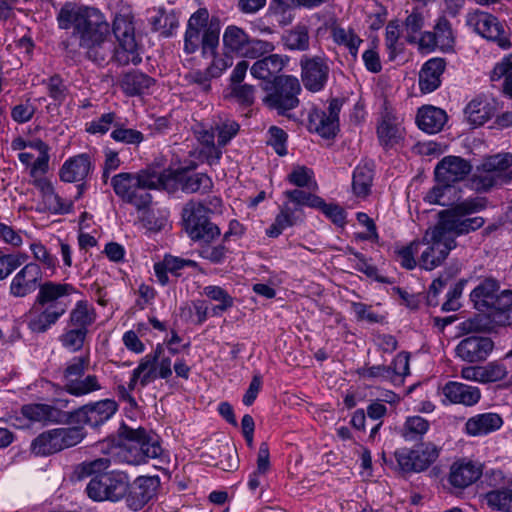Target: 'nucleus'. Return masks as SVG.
I'll return each mask as SVG.
<instances>
[{"label":"nucleus","instance_id":"obj_46","mask_svg":"<svg viewBox=\"0 0 512 512\" xmlns=\"http://www.w3.org/2000/svg\"><path fill=\"white\" fill-rule=\"evenodd\" d=\"M430 423L421 416L408 417L405 421L402 436L407 441H416L428 431Z\"/></svg>","mask_w":512,"mask_h":512},{"label":"nucleus","instance_id":"obj_23","mask_svg":"<svg viewBox=\"0 0 512 512\" xmlns=\"http://www.w3.org/2000/svg\"><path fill=\"white\" fill-rule=\"evenodd\" d=\"M163 350L162 345H157L153 353L147 354L141 359L138 366L133 370L132 376L128 383V389L134 390L139 382L141 387L147 386L149 383L157 379L156 374V361L160 357Z\"/></svg>","mask_w":512,"mask_h":512},{"label":"nucleus","instance_id":"obj_50","mask_svg":"<svg viewBox=\"0 0 512 512\" xmlns=\"http://www.w3.org/2000/svg\"><path fill=\"white\" fill-rule=\"evenodd\" d=\"M275 49L272 42L249 37L241 56L250 59H258L266 54L271 53Z\"/></svg>","mask_w":512,"mask_h":512},{"label":"nucleus","instance_id":"obj_30","mask_svg":"<svg viewBox=\"0 0 512 512\" xmlns=\"http://www.w3.org/2000/svg\"><path fill=\"white\" fill-rule=\"evenodd\" d=\"M503 425L502 417L497 413H483L469 418L465 424L467 434L471 436L486 435Z\"/></svg>","mask_w":512,"mask_h":512},{"label":"nucleus","instance_id":"obj_54","mask_svg":"<svg viewBox=\"0 0 512 512\" xmlns=\"http://www.w3.org/2000/svg\"><path fill=\"white\" fill-rule=\"evenodd\" d=\"M284 195L291 202L299 206L317 208L319 205L323 204L321 197L301 189L287 190L284 192Z\"/></svg>","mask_w":512,"mask_h":512},{"label":"nucleus","instance_id":"obj_20","mask_svg":"<svg viewBox=\"0 0 512 512\" xmlns=\"http://www.w3.org/2000/svg\"><path fill=\"white\" fill-rule=\"evenodd\" d=\"M302 82L306 89L312 92H318L325 86L329 67L321 57H303L301 59Z\"/></svg>","mask_w":512,"mask_h":512},{"label":"nucleus","instance_id":"obj_8","mask_svg":"<svg viewBox=\"0 0 512 512\" xmlns=\"http://www.w3.org/2000/svg\"><path fill=\"white\" fill-rule=\"evenodd\" d=\"M266 95L263 98L264 104L277 111L279 115L290 117L289 111L299 105L298 95L301 86L297 78L293 76H279L264 88Z\"/></svg>","mask_w":512,"mask_h":512},{"label":"nucleus","instance_id":"obj_28","mask_svg":"<svg viewBox=\"0 0 512 512\" xmlns=\"http://www.w3.org/2000/svg\"><path fill=\"white\" fill-rule=\"evenodd\" d=\"M488 310H491L490 316L497 325H512V290L498 291Z\"/></svg>","mask_w":512,"mask_h":512},{"label":"nucleus","instance_id":"obj_39","mask_svg":"<svg viewBox=\"0 0 512 512\" xmlns=\"http://www.w3.org/2000/svg\"><path fill=\"white\" fill-rule=\"evenodd\" d=\"M495 109L487 100L477 97L469 102L465 108L468 121L476 126L486 123L493 115Z\"/></svg>","mask_w":512,"mask_h":512},{"label":"nucleus","instance_id":"obj_48","mask_svg":"<svg viewBox=\"0 0 512 512\" xmlns=\"http://www.w3.org/2000/svg\"><path fill=\"white\" fill-rule=\"evenodd\" d=\"M332 37L335 43L346 46L354 58L357 56L358 48L362 40L352 29H345L339 26L334 27L332 29Z\"/></svg>","mask_w":512,"mask_h":512},{"label":"nucleus","instance_id":"obj_16","mask_svg":"<svg viewBox=\"0 0 512 512\" xmlns=\"http://www.w3.org/2000/svg\"><path fill=\"white\" fill-rule=\"evenodd\" d=\"M472 165L459 156H445L435 167L434 174L437 183L445 184L452 188V184L462 181L470 174Z\"/></svg>","mask_w":512,"mask_h":512},{"label":"nucleus","instance_id":"obj_42","mask_svg":"<svg viewBox=\"0 0 512 512\" xmlns=\"http://www.w3.org/2000/svg\"><path fill=\"white\" fill-rule=\"evenodd\" d=\"M151 24L155 31H159L163 36L169 37L178 27L179 21L173 11L167 12L165 9L159 8L157 15L151 19Z\"/></svg>","mask_w":512,"mask_h":512},{"label":"nucleus","instance_id":"obj_35","mask_svg":"<svg viewBox=\"0 0 512 512\" xmlns=\"http://www.w3.org/2000/svg\"><path fill=\"white\" fill-rule=\"evenodd\" d=\"M212 129L215 130L217 140L223 149L239 132V123L226 114H217L212 117Z\"/></svg>","mask_w":512,"mask_h":512},{"label":"nucleus","instance_id":"obj_62","mask_svg":"<svg viewBox=\"0 0 512 512\" xmlns=\"http://www.w3.org/2000/svg\"><path fill=\"white\" fill-rule=\"evenodd\" d=\"M288 181L297 187H311L312 184L316 186L312 171L304 166L295 168L288 175Z\"/></svg>","mask_w":512,"mask_h":512},{"label":"nucleus","instance_id":"obj_9","mask_svg":"<svg viewBox=\"0 0 512 512\" xmlns=\"http://www.w3.org/2000/svg\"><path fill=\"white\" fill-rule=\"evenodd\" d=\"M182 221L192 240L209 243L221 234L219 227L209 220L206 205L202 201H188L182 209Z\"/></svg>","mask_w":512,"mask_h":512},{"label":"nucleus","instance_id":"obj_53","mask_svg":"<svg viewBox=\"0 0 512 512\" xmlns=\"http://www.w3.org/2000/svg\"><path fill=\"white\" fill-rule=\"evenodd\" d=\"M510 69H512V53L503 58L500 63L496 64L492 71L491 79L495 81L505 76L503 90L507 95L512 97V72H509Z\"/></svg>","mask_w":512,"mask_h":512},{"label":"nucleus","instance_id":"obj_61","mask_svg":"<svg viewBox=\"0 0 512 512\" xmlns=\"http://www.w3.org/2000/svg\"><path fill=\"white\" fill-rule=\"evenodd\" d=\"M116 119L117 116L114 112L105 113L99 119L89 123L86 131L91 134H105L112 126L115 128Z\"/></svg>","mask_w":512,"mask_h":512},{"label":"nucleus","instance_id":"obj_31","mask_svg":"<svg viewBox=\"0 0 512 512\" xmlns=\"http://www.w3.org/2000/svg\"><path fill=\"white\" fill-rule=\"evenodd\" d=\"M154 83L152 77L138 70L124 73L119 81L122 91L128 96L144 94Z\"/></svg>","mask_w":512,"mask_h":512},{"label":"nucleus","instance_id":"obj_19","mask_svg":"<svg viewBox=\"0 0 512 512\" xmlns=\"http://www.w3.org/2000/svg\"><path fill=\"white\" fill-rule=\"evenodd\" d=\"M494 349V342L489 337L469 336L456 346V355L468 363L485 361Z\"/></svg>","mask_w":512,"mask_h":512},{"label":"nucleus","instance_id":"obj_37","mask_svg":"<svg viewBox=\"0 0 512 512\" xmlns=\"http://www.w3.org/2000/svg\"><path fill=\"white\" fill-rule=\"evenodd\" d=\"M499 291V284L492 278H486L480 282L471 292L470 298L479 311L488 310L496 293Z\"/></svg>","mask_w":512,"mask_h":512},{"label":"nucleus","instance_id":"obj_34","mask_svg":"<svg viewBox=\"0 0 512 512\" xmlns=\"http://www.w3.org/2000/svg\"><path fill=\"white\" fill-rule=\"evenodd\" d=\"M176 181L181 190L185 193H207L213 187L211 178L204 173L188 174L186 172H177Z\"/></svg>","mask_w":512,"mask_h":512},{"label":"nucleus","instance_id":"obj_55","mask_svg":"<svg viewBox=\"0 0 512 512\" xmlns=\"http://www.w3.org/2000/svg\"><path fill=\"white\" fill-rule=\"evenodd\" d=\"M87 333L88 330L71 328L60 336V342L65 348L76 352L83 347Z\"/></svg>","mask_w":512,"mask_h":512},{"label":"nucleus","instance_id":"obj_1","mask_svg":"<svg viewBox=\"0 0 512 512\" xmlns=\"http://www.w3.org/2000/svg\"><path fill=\"white\" fill-rule=\"evenodd\" d=\"M61 29L73 28L72 37L78 40L80 48L86 50L87 57L102 64L114 60L121 66L138 65L142 58L135 39V27L130 14L115 16L112 26L118 42L116 47L109 40V24L99 10L73 2L65 3L57 15Z\"/></svg>","mask_w":512,"mask_h":512},{"label":"nucleus","instance_id":"obj_26","mask_svg":"<svg viewBox=\"0 0 512 512\" xmlns=\"http://www.w3.org/2000/svg\"><path fill=\"white\" fill-rule=\"evenodd\" d=\"M445 67L446 62L442 58H432L425 62L419 72V86L423 93H430L440 86Z\"/></svg>","mask_w":512,"mask_h":512},{"label":"nucleus","instance_id":"obj_47","mask_svg":"<svg viewBox=\"0 0 512 512\" xmlns=\"http://www.w3.org/2000/svg\"><path fill=\"white\" fill-rule=\"evenodd\" d=\"M434 33L437 36L439 48L442 51L451 50L455 43V36L450 21L446 17H439L435 26Z\"/></svg>","mask_w":512,"mask_h":512},{"label":"nucleus","instance_id":"obj_10","mask_svg":"<svg viewBox=\"0 0 512 512\" xmlns=\"http://www.w3.org/2000/svg\"><path fill=\"white\" fill-rule=\"evenodd\" d=\"M85 433L75 426L55 428L39 434L31 443V451L37 456H48L79 444Z\"/></svg>","mask_w":512,"mask_h":512},{"label":"nucleus","instance_id":"obj_38","mask_svg":"<svg viewBox=\"0 0 512 512\" xmlns=\"http://www.w3.org/2000/svg\"><path fill=\"white\" fill-rule=\"evenodd\" d=\"M374 169L373 164L364 162L359 164L352 178V190L354 195L360 198H366L370 192L373 182Z\"/></svg>","mask_w":512,"mask_h":512},{"label":"nucleus","instance_id":"obj_14","mask_svg":"<svg viewBox=\"0 0 512 512\" xmlns=\"http://www.w3.org/2000/svg\"><path fill=\"white\" fill-rule=\"evenodd\" d=\"M343 103V99L333 98L329 102L327 111L314 110L310 113V125L321 137L330 139L336 136L339 130V113Z\"/></svg>","mask_w":512,"mask_h":512},{"label":"nucleus","instance_id":"obj_40","mask_svg":"<svg viewBox=\"0 0 512 512\" xmlns=\"http://www.w3.org/2000/svg\"><path fill=\"white\" fill-rule=\"evenodd\" d=\"M282 40L289 50L306 51L310 45L309 29L304 24H297L286 31Z\"/></svg>","mask_w":512,"mask_h":512},{"label":"nucleus","instance_id":"obj_51","mask_svg":"<svg viewBox=\"0 0 512 512\" xmlns=\"http://www.w3.org/2000/svg\"><path fill=\"white\" fill-rule=\"evenodd\" d=\"M489 507L503 512H512V490H494L486 494Z\"/></svg>","mask_w":512,"mask_h":512},{"label":"nucleus","instance_id":"obj_6","mask_svg":"<svg viewBox=\"0 0 512 512\" xmlns=\"http://www.w3.org/2000/svg\"><path fill=\"white\" fill-rule=\"evenodd\" d=\"M209 21V13L205 8L194 12L187 23L184 35V51L187 54L196 52L200 47L204 55L214 51L219 45L220 28L217 19Z\"/></svg>","mask_w":512,"mask_h":512},{"label":"nucleus","instance_id":"obj_11","mask_svg":"<svg viewBox=\"0 0 512 512\" xmlns=\"http://www.w3.org/2000/svg\"><path fill=\"white\" fill-rule=\"evenodd\" d=\"M129 489V475L113 470L93 477L87 487V495L94 501L119 502Z\"/></svg>","mask_w":512,"mask_h":512},{"label":"nucleus","instance_id":"obj_59","mask_svg":"<svg viewBox=\"0 0 512 512\" xmlns=\"http://www.w3.org/2000/svg\"><path fill=\"white\" fill-rule=\"evenodd\" d=\"M230 97L244 106H251L255 99V89L252 85L239 84L230 86Z\"/></svg>","mask_w":512,"mask_h":512},{"label":"nucleus","instance_id":"obj_5","mask_svg":"<svg viewBox=\"0 0 512 512\" xmlns=\"http://www.w3.org/2000/svg\"><path fill=\"white\" fill-rule=\"evenodd\" d=\"M118 435L125 440L121 448L122 459L132 465H140L148 462L149 459H156L162 454L159 437L146 429L131 428L122 424Z\"/></svg>","mask_w":512,"mask_h":512},{"label":"nucleus","instance_id":"obj_36","mask_svg":"<svg viewBox=\"0 0 512 512\" xmlns=\"http://www.w3.org/2000/svg\"><path fill=\"white\" fill-rule=\"evenodd\" d=\"M215 135V130L212 129V122H210L209 126L201 125L200 129L196 131V137L204 147L201 153L205 155L207 163L210 165L217 163L223 154L219 143H215Z\"/></svg>","mask_w":512,"mask_h":512},{"label":"nucleus","instance_id":"obj_58","mask_svg":"<svg viewBox=\"0 0 512 512\" xmlns=\"http://www.w3.org/2000/svg\"><path fill=\"white\" fill-rule=\"evenodd\" d=\"M482 368L484 384L501 381L508 375L507 367L499 361H491Z\"/></svg>","mask_w":512,"mask_h":512},{"label":"nucleus","instance_id":"obj_7","mask_svg":"<svg viewBox=\"0 0 512 512\" xmlns=\"http://www.w3.org/2000/svg\"><path fill=\"white\" fill-rule=\"evenodd\" d=\"M512 153L504 152L487 156L477 167L470 179V186L479 193L492 188L508 185L512 182Z\"/></svg>","mask_w":512,"mask_h":512},{"label":"nucleus","instance_id":"obj_17","mask_svg":"<svg viewBox=\"0 0 512 512\" xmlns=\"http://www.w3.org/2000/svg\"><path fill=\"white\" fill-rule=\"evenodd\" d=\"M467 24L474 27L482 37L497 42L501 48L510 47L511 43L504 35L503 26L493 15L484 12L469 14Z\"/></svg>","mask_w":512,"mask_h":512},{"label":"nucleus","instance_id":"obj_41","mask_svg":"<svg viewBox=\"0 0 512 512\" xmlns=\"http://www.w3.org/2000/svg\"><path fill=\"white\" fill-rule=\"evenodd\" d=\"M249 37L250 36L242 28L230 25L225 29L223 34L224 48L240 55Z\"/></svg>","mask_w":512,"mask_h":512},{"label":"nucleus","instance_id":"obj_18","mask_svg":"<svg viewBox=\"0 0 512 512\" xmlns=\"http://www.w3.org/2000/svg\"><path fill=\"white\" fill-rule=\"evenodd\" d=\"M42 269L34 262L27 263L12 278L9 292L15 298H24L40 289Z\"/></svg>","mask_w":512,"mask_h":512},{"label":"nucleus","instance_id":"obj_4","mask_svg":"<svg viewBox=\"0 0 512 512\" xmlns=\"http://www.w3.org/2000/svg\"><path fill=\"white\" fill-rule=\"evenodd\" d=\"M486 207L484 198H468L451 205L438 213L439 220L434 227L446 237L465 235L480 229L485 220L483 217H470Z\"/></svg>","mask_w":512,"mask_h":512},{"label":"nucleus","instance_id":"obj_64","mask_svg":"<svg viewBox=\"0 0 512 512\" xmlns=\"http://www.w3.org/2000/svg\"><path fill=\"white\" fill-rule=\"evenodd\" d=\"M300 212L297 208L292 209L287 205H284L281 208L280 213L276 216L275 222L277 226L281 227L283 230L287 227H291L302 220L301 216L297 214Z\"/></svg>","mask_w":512,"mask_h":512},{"label":"nucleus","instance_id":"obj_3","mask_svg":"<svg viewBox=\"0 0 512 512\" xmlns=\"http://www.w3.org/2000/svg\"><path fill=\"white\" fill-rule=\"evenodd\" d=\"M115 194L138 211L146 210L152 203L148 190L165 186V177L154 170L145 169L137 173L122 172L111 178Z\"/></svg>","mask_w":512,"mask_h":512},{"label":"nucleus","instance_id":"obj_63","mask_svg":"<svg viewBox=\"0 0 512 512\" xmlns=\"http://www.w3.org/2000/svg\"><path fill=\"white\" fill-rule=\"evenodd\" d=\"M211 55L213 56V60L206 69L212 77L218 78L227 68L232 66L233 58L228 54L216 55V50L214 54Z\"/></svg>","mask_w":512,"mask_h":512},{"label":"nucleus","instance_id":"obj_13","mask_svg":"<svg viewBox=\"0 0 512 512\" xmlns=\"http://www.w3.org/2000/svg\"><path fill=\"white\" fill-rule=\"evenodd\" d=\"M400 470L419 473L426 470L439 457V449L432 443L421 444L414 449L403 448L395 452Z\"/></svg>","mask_w":512,"mask_h":512},{"label":"nucleus","instance_id":"obj_56","mask_svg":"<svg viewBox=\"0 0 512 512\" xmlns=\"http://www.w3.org/2000/svg\"><path fill=\"white\" fill-rule=\"evenodd\" d=\"M424 26V17L422 13L413 11L407 16L404 22V31L406 33V40L409 43H416L419 32Z\"/></svg>","mask_w":512,"mask_h":512},{"label":"nucleus","instance_id":"obj_33","mask_svg":"<svg viewBox=\"0 0 512 512\" xmlns=\"http://www.w3.org/2000/svg\"><path fill=\"white\" fill-rule=\"evenodd\" d=\"M285 66V60L278 54H269L262 59L257 60L250 67V73L253 77L260 80H270L278 77L277 74Z\"/></svg>","mask_w":512,"mask_h":512},{"label":"nucleus","instance_id":"obj_2","mask_svg":"<svg viewBox=\"0 0 512 512\" xmlns=\"http://www.w3.org/2000/svg\"><path fill=\"white\" fill-rule=\"evenodd\" d=\"M69 284L47 281L42 283L36 299L28 312V328L34 333H45L66 313L67 304L62 297L70 295Z\"/></svg>","mask_w":512,"mask_h":512},{"label":"nucleus","instance_id":"obj_25","mask_svg":"<svg viewBox=\"0 0 512 512\" xmlns=\"http://www.w3.org/2000/svg\"><path fill=\"white\" fill-rule=\"evenodd\" d=\"M91 170V160L88 154H79L69 158L60 169V178L64 182L83 181Z\"/></svg>","mask_w":512,"mask_h":512},{"label":"nucleus","instance_id":"obj_60","mask_svg":"<svg viewBox=\"0 0 512 512\" xmlns=\"http://www.w3.org/2000/svg\"><path fill=\"white\" fill-rule=\"evenodd\" d=\"M268 134L269 139L267 140V143L274 148L278 155H286V141L288 138L287 133L277 126H271L268 130Z\"/></svg>","mask_w":512,"mask_h":512},{"label":"nucleus","instance_id":"obj_44","mask_svg":"<svg viewBox=\"0 0 512 512\" xmlns=\"http://www.w3.org/2000/svg\"><path fill=\"white\" fill-rule=\"evenodd\" d=\"M94 321V310L89 308L84 301L77 302L75 308L70 312V325L74 328L88 330Z\"/></svg>","mask_w":512,"mask_h":512},{"label":"nucleus","instance_id":"obj_12","mask_svg":"<svg viewBox=\"0 0 512 512\" xmlns=\"http://www.w3.org/2000/svg\"><path fill=\"white\" fill-rule=\"evenodd\" d=\"M426 249L421 253L419 266L425 270H433L439 267L456 247L454 237L445 236L434 226L426 230L421 240Z\"/></svg>","mask_w":512,"mask_h":512},{"label":"nucleus","instance_id":"obj_21","mask_svg":"<svg viewBox=\"0 0 512 512\" xmlns=\"http://www.w3.org/2000/svg\"><path fill=\"white\" fill-rule=\"evenodd\" d=\"M157 485L158 479L154 477L141 476L132 483L129 481L124 497L127 506L133 511L141 510L155 495Z\"/></svg>","mask_w":512,"mask_h":512},{"label":"nucleus","instance_id":"obj_49","mask_svg":"<svg viewBox=\"0 0 512 512\" xmlns=\"http://www.w3.org/2000/svg\"><path fill=\"white\" fill-rule=\"evenodd\" d=\"M420 245L419 240H413L407 245L395 248L396 260L403 268L412 270L417 266L415 255L419 252Z\"/></svg>","mask_w":512,"mask_h":512},{"label":"nucleus","instance_id":"obj_24","mask_svg":"<svg viewBox=\"0 0 512 512\" xmlns=\"http://www.w3.org/2000/svg\"><path fill=\"white\" fill-rule=\"evenodd\" d=\"M21 413L25 418L34 422H40L44 425L49 423H61L66 418V413L61 409L41 403L23 405Z\"/></svg>","mask_w":512,"mask_h":512},{"label":"nucleus","instance_id":"obj_15","mask_svg":"<svg viewBox=\"0 0 512 512\" xmlns=\"http://www.w3.org/2000/svg\"><path fill=\"white\" fill-rule=\"evenodd\" d=\"M118 410L114 400L104 399L84 405L71 413V418L77 423L98 427L108 421Z\"/></svg>","mask_w":512,"mask_h":512},{"label":"nucleus","instance_id":"obj_32","mask_svg":"<svg viewBox=\"0 0 512 512\" xmlns=\"http://www.w3.org/2000/svg\"><path fill=\"white\" fill-rule=\"evenodd\" d=\"M446 121L445 111L434 106L420 108L416 117L418 127L429 134L441 131Z\"/></svg>","mask_w":512,"mask_h":512},{"label":"nucleus","instance_id":"obj_57","mask_svg":"<svg viewBox=\"0 0 512 512\" xmlns=\"http://www.w3.org/2000/svg\"><path fill=\"white\" fill-rule=\"evenodd\" d=\"M111 137L117 142L126 144H139L143 141V134L135 129L124 128L119 122L111 133Z\"/></svg>","mask_w":512,"mask_h":512},{"label":"nucleus","instance_id":"obj_27","mask_svg":"<svg viewBox=\"0 0 512 512\" xmlns=\"http://www.w3.org/2000/svg\"><path fill=\"white\" fill-rule=\"evenodd\" d=\"M443 394L451 403L463 404L465 406H473L481 398V392L478 387L453 381L445 384Z\"/></svg>","mask_w":512,"mask_h":512},{"label":"nucleus","instance_id":"obj_43","mask_svg":"<svg viewBox=\"0 0 512 512\" xmlns=\"http://www.w3.org/2000/svg\"><path fill=\"white\" fill-rule=\"evenodd\" d=\"M43 201L46 208L54 214H63L69 212L72 203L64 201L54 190L50 183L42 185Z\"/></svg>","mask_w":512,"mask_h":512},{"label":"nucleus","instance_id":"obj_22","mask_svg":"<svg viewBox=\"0 0 512 512\" xmlns=\"http://www.w3.org/2000/svg\"><path fill=\"white\" fill-rule=\"evenodd\" d=\"M482 475L481 465L472 461L458 460L450 466L448 482L457 489H464Z\"/></svg>","mask_w":512,"mask_h":512},{"label":"nucleus","instance_id":"obj_52","mask_svg":"<svg viewBox=\"0 0 512 512\" xmlns=\"http://www.w3.org/2000/svg\"><path fill=\"white\" fill-rule=\"evenodd\" d=\"M215 79L208 73L207 69L192 70L185 75L187 83L194 87L195 91L208 94L211 91V81Z\"/></svg>","mask_w":512,"mask_h":512},{"label":"nucleus","instance_id":"obj_29","mask_svg":"<svg viewBox=\"0 0 512 512\" xmlns=\"http://www.w3.org/2000/svg\"><path fill=\"white\" fill-rule=\"evenodd\" d=\"M400 124V120L394 112L385 107L377 127V134L383 145H393L399 141L402 137Z\"/></svg>","mask_w":512,"mask_h":512},{"label":"nucleus","instance_id":"obj_45","mask_svg":"<svg viewBox=\"0 0 512 512\" xmlns=\"http://www.w3.org/2000/svg\"><path fill=\"white\" fill-rule=\"evenodd\" d=\"M100 389L101 385L95 375H88L84 379L75 378L65 384V390L74 396H83Z\"/></svg>","mask_w":512,"mask_h":512}]
</instances>
